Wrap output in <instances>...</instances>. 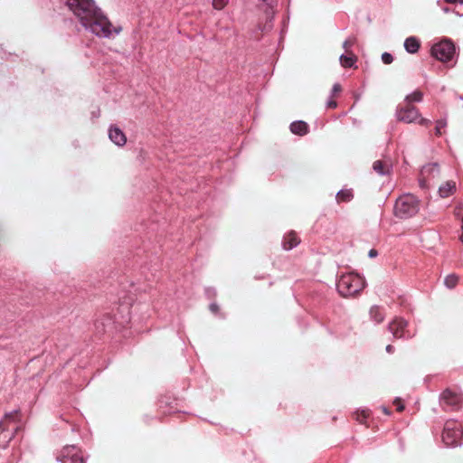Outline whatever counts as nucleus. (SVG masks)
Segmentation results:
<instances>
[{"label":"nucleus","mask_w":463,"mask_h":463,"mask_svg":"<svg viewBox=\"0 0 463 463\" xmlns=\"http://www.w3.org/2000/svg\"><path fill=\"white\" fill-rule=\"evenodd\" d=\"M395 117L398 121L404 122L407 124L418 123L421 126H428L430 124V120L420 117L419 109L412 104L402 103L399 104Z\"/></svg>","instance_id":"nucleus-4"},{"label":"nucleus","mask_w":463,"mask_h":463,"mask_svg":"<svg viewBox=\"0 0 463 463\" xmlns=\"http://www.w3.org/2000/svg\"><path fill=\"white\" fill-rule=\"evenodd\" d=\"M300 242L295 232H289L285 237L283 241V249L286 250H289L298 245Z\"/></svg>","instance_id":"nucleus-13"},{"label":"nucleus","mask_w":463,"mask_h":463,"mask_svg":"<svg viewBox=\"0 0 463 463\" xmlns=\"http://www.w3.org/2000/svg\"><path fill=\"white\" fill-rule=\"evenodd\" d=\"M462 430L460 425L453 420H449L444 426L442 439L447 446L457 445L462 438Z\"/></svg>","instance_id":"nucleus-7"},{"label":"nucleus","mask_w":463,"mask_h":463,"mask_svg":"<svg viewBox=\"0 0 463 463\" xmlns=\"http://www.w3.org/2000/svg\"><path fill=\"white\" fill-rule=\"evenodd\" d=\"M109 139L118 146H123L127 142L125 134L118 127H110L109 130Z\"/></svg>","instance_id":"nucleus-11"},{"label":"nucleus","mask_w":463,"mask_h":463,"mask_svg":"<svg viewBox=\"0 0 463 463\" xmlns=\"http://www.w3.org/2000/svg\"><path fill=\"white\" fill-rule=\"evenodd\" d=\"M446 126H447L446 119L437 120L436 127H435L436 135L440 136L442 134V129L445 128Z\"/></svg>","instance_id":"nucleus-24"},{"label":"nucleus","mask_w":463,"mask_h":463,"mask_svg":"<svg viewBox=\"0 0 463 463\" xmlns=\"http://www.w3.org/2000/svg\"><path fill=\"white\" fill-rule=\"evenodd\" d=\"M353 198L354 193L352 189H342L336 194V202L338 203H348L352 201Z\"/></svg>","instance_id":"nucleus-20"},{"label":"nucleus","mask_w":463,"mask_h":463,"mask_svg":"<svg viewBox=\"0 0 463 463\" xmlns=\"http://www.w3.org/2000/svg\"><path fill=\"white\" fill-rule=\"evenodd\" d=\"M67 5L85 30L98 37L110 38L113 33L118 34L122 30L113 26L92 0H67Z\"/></svg>","instance_id":"nucleus-1"},{"label":"nucleus","mask_w":463,"mask_h":463,"mask_svg":"<svg viewBox=\"0 0 463 463\" xmlns=\"http://www.w3.org/2000/svg\"><path fill=\"white\" fill-rule=\"evenodd\" d=\"M446 1L450 4H459V5H463V0H446Z\"/></svg>","instance_id":"nucleus-34"},{"label":"nucleus","mask_w":463,"mask_h":463,"mask_svg":"<svg viewBox=\"0 0 463 463\" xmlns=\"http://www.w3.org/2000/svg\"><path fill=\"white\" fill-rule=\"evenodd\" d=\"M393 405L396 406V411L398 412H402L405 409L403 401L401 398H395L393 401Z\"/></svg>","instance_id":"nucleus-27"},{"label":"nucleus","mask_w":463,"mask_h":463,"mask_svg":"<svg viewBox=\"0 0 463 463\" xmlns=\"http://www.w3.org/2000/svg\"><path fill=\"white\" fill-rule=\"evenodd\" d=\"M356 42H357V40L354 36H351V37L347 38L343 43V48L345 50V52H346V53L353 52L352 47L356 44Z\"/></svg>","instance_id":"nucleus-22"},{"label":"nucleus","mask_w":463,"mask_h":463,"mask_svg":"<svg viewBox=\"0 0 463 463\" xmlns=\"http://www.w3.org/2000/svg\"><path fill=\"white\" fill-rule=\"evenodd\" d=\"M290 130L293 134L303 136L307 133L308 127L304 121H295L291 123Z\"/></svg>","instance_id":"nucleus-19"},{"label":"nucleus","mask_w":463,"mask_h":463,"mask_svg":"<svg viewBox=\"0 0 463 463\" xmlns=\"http://www.w3.org/2000/svg\"><path fill=\"white\" fill-rule=\"evenodd\" d=\"M368 416L369 411L366 410H363L362 411L355 413V420L360 423H364Z\"/></svg>","instance_id":"nucleus-25"},{"label":"nucleus","mask_w":463,"mask_h":463,"mask_svg":"<svg viewBox=\"0 0 463 463\" xmlns=\"http://www.w3.org/2000/svg\"><path fill=\"white\" fill-rule=\"evenodd\" d=\"M454 54L455 46L449 40H443L431 47V55L442 62L451 61Z\"/></svg>","instance_id":"nucleus-6"},{"label":"nucleus","mask_w":463,"mask_h":463,"mask_svg":"<svg viewBox=\"0 0 463 463\" xmlns=\"http://www.w3.org/2000/svg\"><path fill=\"white\" fill-rule=\"evenodd\" d=\"M439 173V167L438 164H429L422 167L420 171V185L422 188L427 186L428 179L431 177H435Z\"/></svg>","instance_id":"nucleus-9"},{"label":"nucleus","mask_w":463,"mask_h":463,"mask_svg":"<svg viewBox=\"0 0 463 463\" xmlns=\"http://www.w3.org/2000/svg\"><path fill=\"white\" fill-rule=\"evenodd\" d=\"M407 325V321L402 318L396 317L389 324L388 329L395 338H402L406 336L404 329ZM407 337H411V335H407Z\"/></svg>","instance_id":"nucleus-10"},{"label":"nucleus","mask_w":463,"mask_h":463,"mask_svg":"<svg viewBox=\"0 0 463 463\" xmlns=\"http://www.w3.org/2000/svg\"><path fill=\"white\" fill-rule=\"evenodd\" d=\"M382 61H383V63H385V64H390V63H392V62L393 58H392V54H390V53H388V52H384V53H383V55H382Z\"/></svg>","instance_id":"nucleus-28"},{"label":"nucleus","mask_w":463,"mask_h":463,"mask_svg":"<svg viewBox=\"0 0 463 463\" xmlns=\"http://www.w3.org/2000/svg\"><path fill=\"white\" fill-rule=\"evenodd\" d=\"M441 398L445 401V402L447 404H449V405H457L461 401L460 393L454 392L450 389H446L442 392Z\"/></svg>","instance_id":"nucleus-12"},{"label":"nucleus","mask_w":463,"mask_h":463,"mask_svg":"<svg viewBox=\"0 0 463 463\" xmlns=\"http://www.w3.org/2000/svg\"><path fill=\"white\" fill-rule=\"evenodd\" d=\"M391 166H392V165L389 161H382V160H376L373 165V170L377 174L382 175L389 174Z\"/></svg>","instance_id":"nucleus-16"},{"label":"nucleus","mask_w":463,"mask_h":463,"mask_svg":"<svg viewBox=\"0 0 463 463\" xmlns=\"http://www.w3.org/2000/svg\"><path fill=\"white\" fill-rule=\"evenodd\" d=\"M228 4V0H213V6L216 10L223 9Z\"/></svg>","instance_id":"nucleus-26"},{"label":"nucleus","mask_w":463,"mask_h":463,"mask_svg":"<svg viewBox=\"0 0 463 463\" xmlns=\"http://www.w3.org/2000/svg\"><path fill=\"white\" fill-rule=\"evenodd\" d=\"M456 190V183L453 181H448L439 188V194L440 197L446 198L452 194Z\"/></svg>","instance_id":"nucleus-17"},{"label":"nucleus","mask_w":463,"mask_h":463,"mask_svg":"<svg viewBox=\"0 0 463 463\" xmlns=\"http://www.w3.org/2000/svg\"><path fill=\"white\" fill-rule=\"evenodd\" d=\"M420 46V41L414 36L408 37L404 42V48L410 53H416Z\"/></svg>","instance_id":"nucleus-18"},{"label":"nucleus","mask_w":463,"mask_h":463,"mask_svg":"<svg viewBox=\"0 0 463 463\" xmlns=\"http://www.w3.org/2000/svg\"><path fill=\"white\" fill-rule=\"evenodd\" d=\"M393 351H394V347H393L392 345H388L386 346V352H387V353L392 354V353H393Z\"/></svg>","instance_id":"nucleus-35"},{"label":"nucleus","mask_w":463,"mask_h":463,"mask_svg":"<svg viewBox=\"0 0 463 463\" xmlns=\"http://www.w3.org/2000/svg\"><path fill=\"white\" fill-rule=\"evenodd\" d=\"M341 91V86L338 83L334 84L332 88V97L338 94Z\"/></svg>","instance_id":"nucleus-30"},{"label":"nucleus","mask_w":463,"mask_h":463,"mask_svg":"<svg viewBox=\"0 0 463 463\" xmlns=\"http://www.w3.org/2000/svg\"><path fill=\"white\" fill-rule=\"evenodd\" d=\"M369 316L370 319L376 324H381L385 318L384 312L379 306H373L369 310Z\"/></svg>","instance_id":"nucleus-14"},{"label":"nucleus","mask_w":463,"mask_h":463,"mask_svg":"<svg viewBox=\"0 0 463 463\" xmlns=\"http://www.w3.org/2000/svg\"><path fill=\"white\" fill-rule=\"evenodd\" d=\"M339 61L342 67L352 68L357 61V56L354 52H345L340 55Z\"/></svg>","instance_id":"nucleus-15"},{"label":"nucleus","mask_w":463,"mask_h":463,"mask_svg":"<svg viewBox=\"0 0 463 463\" xmlns=\"http://www.w3.org/2000/svg\"><path fill=\"white\" fill-rule=\"evenodd\" d=\"M376 255H377V251H376L375 250H371L369 251V256H370L371 258L375 257Z\"/></svg>","instance_id":"nucleus-36"},{"label":"nucleus","mask_w":463,"mask_h":463,"mask_svg":"<svg viewBox=\"0 0 463 463\" xmlns=\"http://www.w3.org/2000/svg\"><path fill=\"white\" fill-rule=\"evenodd\" d=\"M59 459L61 463H85L80 449L75 446L63 447Z\"/></svg>","instance_id":"nucleus-8"},{"label":"nucleus","mask_w":463,"mask_h":463,"mask_svg":"<svg viewBox=\"0 0 463 463\" xmlns=\"http://www.w3.org/2000/svg\"><path fill=\"white\" fill-rule=\"evenodd\" d=\"M209 309L213 314H217L219 312V306L216 303H212L209 306Z\"/></svg>","instance_id":"nucleus-31"},{"label":"nucleus","mask_w":463,"mask_h":463,"mask_svg":"<svg viewBox=\"0 0 463 463\" xmlns=\"http://www.w3.org/2000/svg\"><path fill=\"white\" fill-rule=\"evenodd\" d=\"M262 2H264L266 4L267 8L265 9V11L268 13L269 9L271 10L273 8V5H275L276 0H262Z\"/></svg>","instance_id":"nucleus-29"},{"label":"nucleus","mask_w":463,"mask_h":463,"mask_svg":"<svg viewBox=\"0 0 463 463\" xmlns=\"http://www.w3.org/2000/svg\"><path fill=\"white\" fill-rule=\"evenodd\" d=\"M381 410L386 415H391V413H392L391 410L388 407H386V406H382Z\"/></svg>","instance_id":"nucleus-33"},{"label":"nucleus","mask_w":463,"mask_h":463,"mask_svg":"<svg viewBox=\"0 0 463 463\" xmlns=\"http://www.w3.org/2000/svg\"><path fill=\"white\" fill-rule=\"evenodd\" d=\"M364 279L354 272L345 273L336 282L338 293L344 298L354 297L364 288Z\"/></svg>","instance_id":"nucleus-2"},{"label":"nucleus","mask_w":463,"mask_h":463,"mask_svg":"<svg viewBox=\"0 0 463 463\" xmlns=\"http://www.w3.org/2000/svg\"><path fill=\"white\" fill-rule=\"evenodd\" d=\"M18 411L6 414L0 423V448H5L13 439L20 426L16 421Z\"/></svg>","instance_id":"nucleus-5"},{"label":"nucleus","mask_w":463,"mask_h":463,"mask_svg":"<svg viewBox=\"0 0 463 463\" xmlns=\"http://www.w3.org/2000/svg\"><path fill=\"white\" fill-rule=\"evenodd\" d=\"M462 230H463V217H462Z\"/></svg>","instance_id":"nucleus-38"},{"label":"nucleus","mask_w":463,"mask_h":463,"mask_svg":"<svg viewBox=\"0 0 463 463\" xmlns=\"http://www.w3.org/2000/svg\"><path fill=\"white\" fill-rule=\"evenodd\" d=\"M458 281V277L455 274H449L445 278L444 283L447 288H453Z\"/></svg>","instance_id":"nucleus-23"},{"label":"nucleus","mask_w":463,"mask_h":463,"mask_svg":"<svg viewBox=\"0 0 463 463\" xmlns=\"http://www.w3.org/2000/svg\"><path fill=\"white\" fill-rule=\"evenodd\" d=\"M420 210V201L411 194L400 196L394 205V214L401 219L410 218Z\"/></svg>","instance_id":"nucleus-3"},{"label":"nucleus","mask_w":463,"mask_h":463,"mask_svg":"<svg viewBox=\"0 0 463 463\" xmlns=\"http://www.w3.org/2000/svg\"><path fill=\"white\" fill-rule=\"evenodd\" d=\"M327 108L329 109H335L336 107V101L334 100L333 99H330L328 101H327V104H326Z\"/></svg>","instance_id":"nucleus-32"},{"label":"nucleus","mask_w":463,"mask_h":463,"mask_svg":"<svg viewBox=\"0 0 463 463\" xmlns=\"http://www.w3.org/2000/svg\"><path fill=\"white\" fill-rule=\"evenodd\" d=\"M460 12H461V10H457V11H456V13H457L458 14H461V15H463V13L461 14Z\"/></svg>","instance_id":"nucleus-37"},{"label":"nucleus","mask_w":463,"mask_h":463,"mask_svg":"<svg viewBox=\"0 0 463 463\" xmlns=\"http://www.w3.org/2000/svg\"><path fill=\"white\" fill-rule=\"evenodd\" d=\"M423 98V93L420 90H415L414 92L407 95L404 99V103L412 104V102H420Z\"/></svg>","instance_id":"nucleus-21"}]
</instances>
